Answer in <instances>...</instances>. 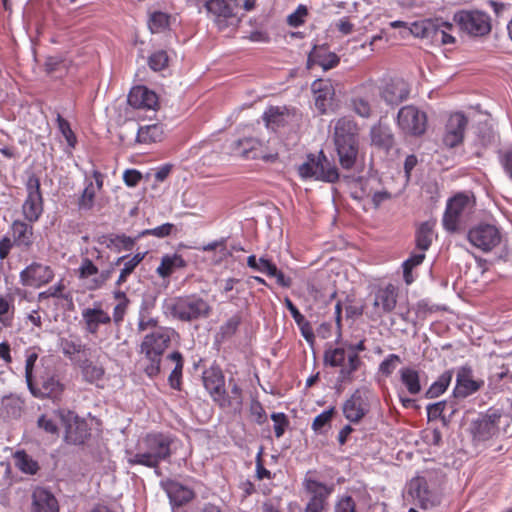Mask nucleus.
<instances>
[{"label":"nucleus","mask_w":512,"mask_h":512,"mask_svg":"<svg viewBox=\"0 0 512 512\" xmlns=\"http://www.w3.org/2000/svg\"><path fill=\"white\" fill-rule=\"evenodd\" d=\"M172 444L173 439L167 434L148 433L138 439L136 452L126 450L127 463L131 466L142 465L157 469L161 462L171 457Z\"/></svg>","instance_id":"obj_1"},{"label":"nucleus","mask_w":512,"mask_h":512,"mask_svg":"<svg viewBox=\"0 0 512 512\" xmlns=\"http://www.w3.org/2000/svg\"><path fill=\"white\" fill-rule=\"evenodd\" d=\"M366 350L365 340L357 344L342 342L339 347H329L325 350L323 361L326 366L339 367L338 381L351 383L354 380V373L363 364L359 353Z\"/></svg>","instance_id":"obj_2"},{"label":"nucleus","mask_w":512,"mask_h":512,"mask_svg":"<svg viewBox=\"0 0 512 512\" xmlns=\"http://www.w3.org/2000/svg\"><path fill=\"white\" fill-rule=\"evenodd\" d=\"M359 128L350 116H343L335 121L333 139L342 168L351 169L359 151Z\"/></svg>","instance_id":"obj_3"},{"label":"nucleus","mask_w":512,"mask_h":512,"mask_svg":"<svg viewBox=\"0 0 512 512\" xmlns=\"http://www.w3.org/2000/svg\"><path fill=\"white\" fill-rule=\"evenodd\" d=\"M392 28H402V37L413 35L418 38L428 39L432 43L452 44L455 38L450 34L453 29L451 23L442 19H423L415 21L408 25L403 21H393L390 23Z\"/></svg>","instance_id":"obj_4"},{"label":"nucleus","mask_w":512,"mask_h":512,"mask_svg":"<svg viewBox=\"0 0 512 512\" xmlns=\"http://www.w3.org/2000/svg\"><path fill=\"white\" fill-rule=\"evenodd\" d=\"M512 418L502 409L490 408L472 421L470 426L473 441L485 443L491 439L509 434Z\"/></svg>","instance_id":"obj_5"},{"label":"nucleus","mask_w":512,"mask_h":512,"mask_svg":"<svg viewBox=\"0 0 512 512\" xmlns=\"http://www.w3.org/2000/svg\"><path fill=\"white\" fill-rule=\"evenodd\" d=\"M166 308L173 318L184 322L206 318L211 312L208 302L197 295L174 298L166 304Z\"/></svg>","instance_id":"obj_6"},{"label":"nucleus","mask_w":512,"mask_h":512,"mask_svg":"<svg viewBox=\"0 0 512 512\" xmlns=\"http://www.w3.org/2000/svg\"><path fill=\"white\" fill-rule=\"evenodd\" d=\"M301 178H312L318 181L333 183L338 180L336 166L320 151L317 155L310 154L307 160L298 167Z\"/></svg>","instance_id":"obj_7"},{"label":"nucleus","mask_w":512,"mask_h":512,"mask_svg":"<svg viewBox=\"0 0 512 512\" xmlns=\"http://www.w3.org/2000/svg\"><path fill=\"white\" fill-rule=\"evenodd\" d=\"M474 201L467 195L457 194L449 199L443 216V226L449 232H455L472 214Z\"/></svg>","instance_id":"obj_8"},{"label":"nucleus","mask_w":512,"mask_h":512,"mask_svg":"<svg viewBox=\"0 0 512 512\" xmlns=\"http://www.w3.org/2000/svg\"><path fill=\"white\" fill-rule=\"evenodd\" d=\"M467 239L475 248L488 253L500 245L502 233L493 224L479 223L469 229Z\"/></svg>","instance_id":"obj_9"},{"label":"nucleus","mask_w":512,"mask_h":512,"mask_svg":"<svg viewBox=\"0 0 512 512\" xmlns=\"http://www.w3.org/2000/svg\"><path fill=\"white\" fill-rule=\"evenodd\" d=\"M397 125L405 135L419 137L427 130V115L414 105H406L398 111Z\"/></svg>","instance_id":"obj_10"},{"label":"nucleus","mask_w":512,"mask_h":512,"mask_svg":"<svg viewBox=\"0 0 512 512\" xmlns=\"http://www.w3.org/2000/svg\"><path fill=\"white\" fill-rule=\"evenodd\" d=\"M379 88L374 83L362 85L350 101L351 110L361 118H370L377 110Z\"/></svg>","instance_id":"obj_11"},{"label":"nucleus","mask_w":512,"mask_h":512,"mask_svg":"<svg viewBox=\"0 0 512 512\" xmlns=\"http://www.w3.org/2000/svg\"><path fill=\"white\" fill-rule=\"evenodd\" d=\"M459 28L471 36H484L491 30L490 17L481 11H460L454 15Z\"/></svg>","instance_id":"obj_12"},{"label":"nucleus","mask_w":512,"mask_h":512,"mask_svg":"<svg viewBox=\"0 0 512 512\" xmlns=\"http://www.w3.org/2000/svg\"><path fill=\"white\" fill-rule=\"evenodd\" d=\"M176 335L175 330L172 328H156L155 331H150L144 336L141 343V352L145 356H162Z\"/></svg>","instance_id":"obj_13"},{"label":"nucleus","mask_w":512,"mask_h":512,"mask_svg":"<svg viewBox=\"0 0 512 512\" xmlns=\"http://www.w3.org/2000/svg\"><path fill=\"white\" fill-rule=\"evenodd\" d=\"M27 198L22 205L25 219L31 223L36 222L43 212V199L40 191L39 179L32 175L26 183Z\"/></svg>","instance_id":"obj_14"},{"label":"nucleus","mask_w":512,"mask_h":512,"mask_svg":"<svg viewBox=\"0 0 512 512\" xmlns=\"http://www.w3.org/2000/svg\"><path fill=\"white\" fill-rule=\"evenodd\" d=\"M205 7L214 16V21L220 30L225 29L229 21L239 22L236 19V11L240 7L238 0H208Z\"/></svg>","instance_id":"obj_15"},{"label":"nucleus","mask_w":512,"mask_h":512,"mask_svg":"<svg viewBox=\"0 0 512 512\" xmlns=\"http://www.w3.org/2000/svg\"><path fill=\"white\" fill-rule=\"evenodd\" d=\"M468 125L467 117L461 112H455L448 116L442 141L448 148H454L460 145L464 140V134Z\"/></svg>","instance_id":"obj_16"},{"label":"nucleus","mask_w":512,"mask_h":512,"mask_svg":"<svg viewBox=\"0 0 512 512\" xmlns=\"http://www.w3.org/2000/svg\"><path fill=\"white\" fill-rule=\"evenodd\" d=\"M54 277L53 270L44 264L33 262L20 272V282L24 286L41 287Z\"/></svg>","instance_id":"obj_17"},{"label":"nucleus","mask_w":512,"mask_h":512,"mask_svg":"<svg viewBox=\"0 0 512 512\" xmlns=\"http://www.w3.org/2000/svg\"><path fill=\"white\" fill-rule=\"evenodd\" d=\"M409 94V84L402 78L390 79L382 88H379V97L391 106L400 104L408 98Z\"/></svg>","instance_id":"obj_18"},{"label":"nucleus","mask_w":512,"mask_h":512,"mask_svg":"<svg viewBox=\"0 0 512 512\" xmlns=\"http://www.w3.org/2000/svg\"><path fill=\"white\" fill-rule=\"evenodd\" d=\"M59 417L65 427V438L73 444H81L87 436L86 424L71 411H61Z\"/></svg>","instance_id":"obj_19"},{"label":"nucleus","mask_w":512,"mask_h":512,"mask_svg":"<svg viewBox=\"0 0 512 512\" xmlns=\"http://www.w3.org/2000/svg\"><path fill=\"white\" fill-rule=\"evenodd\" d=\"M409 492L422 509H431L440 504V496L428 489L424 478H414L409 485Z\"/></svg>","instance_id":"obj_20"},{"label":"nucleus","mask_w":512,"mask_h":512,"mask_svg":"<svg viewBox=\"0 0 512 512\" xmlns=\"http://www.w3.org/2000/svg\"><path fill=\"white\" fill-rule=\"evenodd\" d=\"M304 485L307 492L311 495L306 506V512H322L331 489L310 477L305 478Z\"/></svg>","instance_id":"obj_21"},{"label":"nucleus","mask_w":512,"mask_h":512,"mask_svg":"<svg viewBox=\"0 0 512 512\" xmlns=\"http://www.w3.org/2000/svg\"><path fill=\"white\" fill-rule=\"evenodd\" d=\"M234 152L247 159H263L272 162L277 158V154L265 153L262 143L255 138L239 139L235 143Z\"/></svg>","instance_id":"obj_22"},{"label":"nucleus","mask_w":512,"mask_h":512,"mask_svg":"<svg viewBox=\"0 0 512 512\" xmlns=\"http://www.w3.org/2000/svg\"><path fill=\"white\" fill-rule=\"evenodd\" d=\"M397 291L394 285L388 284L376 290L373 299V314L381 317L383 314L390 313L396 307Z\"/></svg>","instance_id":"obj_23"},{"label":"nucleus","mask_w":512,"mask_h":512,"mask_svg":"<svg viewBox=\"0 0 512 512\" xmlns=\"http://www.w3.org/2000/svg\"><path fill=\"white\" fill-rule=\"evenodd\" d=\"M81 316L85 330L90 334H96L100 325L110 324L112 320L109 313L102 309L100 302H95L92 307L83 309Z\"/></svg>","instance_id":"obj_24"},{"label":"nucleus","mask_w":512,"mask_h":512,"mask_svg":"<svg viewBox=\"0 0 512 512\" xmlns=\"http://www.w3.org/2000/svg\"><path fill=\"white\" fill-rule=\"evenodd\" d=\"M484 382L473 378L472 370L469 367H461L457 372L456 387L454 395L456 397L465 398L477 392Z\"/></svg>","instance_id":"obj_25"},{"label":"nucleus","mask_w":512,"mask_h":512,"mask_svg":"<svg viewBox=\"0 0 512 512\" xmlns=\"http://www.w3.org/2000/svg\"><path fill=\"white\" fill-rule=\"evenodd\" d=\"M297 117L294 109H289L285 106H276L268 108L263 115L266 126L269 129L277 130L293 122Z\"/></svg>","instance_id":"obj_26"},{"label":"nucleus","mask_w":512,"mask_h":512,"mask_svg":"<svg viewBox=\"0 0 512 512\" xmlns=\"http://www.w3.org/2000/svg\"><path fill=\"white\" fill-rule=\"evenodd\" d=\"M342 411L345 418L352 423H358L366 415L368 405L359 390L343 403Z\"/></svg>","instance_id":"obj_27"},{"label":"nucleus","mask_w":512,"mask_h":512,"mask_svg":"<svg viewBox=\"0 0 512 512\" xmlns=\"http://www.w3.org/2000/svg\"><path fill=\"white\" fill-rule=\"evenodd\" d=\"M340 58L334 52L329 51L326 45L314 46L308 55V67L312 64L319 65L323 70L327 71L339 64Z\"/></svg>","instance_id":"obj_28"},{"label":"nucleus","mask_w":512,"mask_h":512,"mask_svg":"<svg viewBox=\"0 0 512 512\" xmlns=\"http://www.w3.org/2000/svg\"><path fill=\"white\" fill-rule=\"evenodd\" d=\"M128 103L137 109H154L158 104V97L145 86H136L128 95Z\"/></svg>","instance_id":"obj_29"},{"label":"nucleus","mask_w":512,"mask_h":512,"mask_svg":"<svg viewBox=\"0 0 512 512\" xmlns=\"http://www.w3.org/2000/svg\"><path fill=\"white\" fill-rule=\"evenodd\" d=\"M32 512H59V504L53 493L37 487L32 494Z\"/></svg>","instance_id":"obj_30"},{"label":"nucleus","mask_w":512,"mask_h":512,"mask_svg":"<svg viewBox=\"0 0 512 512\" xmlns=\"http://www.w3.org/2000/svg\"><path fill=\"white\" fill-rule=\"evenodd\" d=\"M78 365L85 382L96 385L97 387L102 386L101 382L104 379L105 369L101 363L91 359H84L79 361Z\"/></svg>","instance_id":"obj_31"},{"label":"nucleus","mask_w":512,"mask_h":512,"mask_svg":"<svg viewBox=\"0 0 512 512\" xmlns=\"http://www.w3.org/2000/svg\"><path fill=\"white\" fill-rule=\"evenodd\" d=\"M28 388L35 397L57 398L63 391V384L55 376H50L43 379L40 387L32 380Z\"/></svg>","instance_id":"obj_32"},{"label":"nucleus","mask_w":512,"mask_h":512,"mask_svg":"<svg viewBox=\"0 0 512 512\" xmlns=\"http://www.w3.org/2000/svg\"><path fill=\"white\" fill-rule=\"evenodd\" d=\"M203 383L205 389L215 401H221L224 399V377L220 371H205L203 374Z\"/></svg>","instance_id":"obj_33"},{"label":"nucleus","mask_w":512,"mask_h":512,"mask_svg":"<svg viewBox=\"0 0 512 512\" xmlns=\"http://www.w3.org/2000/svg\"><path fill=\"white\" fill-rule=\"evenodd\" d=\"M12 236L18 247L28 248L33 243V227L23 221L16 220L12 223Z\"/></svg>","instance_id":"obj_34"},{"label":"nucleus","mask_w":512,"mask_h":512,"mask_svg":"<svg viewBox=\"0 0 512 512\" xmlns=\"http://www.w3.org/2000/svg\"><path fill=\"white\" fill-rule=\"evenodd\" d=\"M164 137V129L161 124L155 123L140 126L137 130L136 142L139 144H151L159 142Z\"/></svg>","instance_id":"obj_35"},{"label":"nucleus","mask_w":512,"mask_h":512,"mask_svg":"<svg viewBox=\"0 0 512 512\" xmlns=\"http://www.w3.org/2000/svg\"><path fill=\"white\" fill-rule=\"evenodd\" d=\"M148 16V28L152 33L164 32L176 21V17L158 10H149Z\"/></svg>","instance_id":"obj_36"},{"label":"nucleus","mask_w":512,"mask_h":512,"mask_svg":"<svg viewBox=\"0 0 512 512\" xmlns=\"http://www.w3.org/2000/svg\"><path fill=\"white\" fill-rule=\"evenodd\" d=\"M399 376L401 383L409 394L417 395L421 392L422 386L419 371L412 367H402L399 370Z\"/></svg>","instance_id":"obj_37"},{"label":"nucleus","mask_w":512,"mask_h":512,"mask_svg":"<svg viewBox=\"0 0 512 512\" xmlns=\"http://www.w3.org/2000/svg\"><path fill=\"white\" fill-rule=\"evenodd\" d=\"M186 266L185 260L179 254H166L161 258L160 265L157 267L156 272L162 278L169 277L176 269L184 268Z\"/></svg>","instance_id":"obj_38"},{"label":"nucleus","mask_w":512,"mask_h":512,"mask_svg":"<svg viewBox=\"0 0 512 512\" xmlns=\"http://www.w3.org/2000/svg\"><path fill=\"white\" fill-rule=\"evenodd\" d=\"M144 257L145 253H137L127 260L126 256H121L116 260V265H119L122 262L124 263V266L121 269L120 275L116 281L117 286H121L127 281V278L133 273L135 268L142 262Z\"/></svg>","instance_id":"obj_39"},{"label":"nucleus","mask_w":512,"mask_h":512,"mask_svg":"<svg viewBox=\"0 0 512 512\" xmlns=\"http://www.w3.org/2000/svg\"><path fill=\"white\" fill-rule=\"evenodd\" d=\"M166 491L171 502L176 505H182L193 498V492L178 482L167 483Z\"/></svg>","instance_id":"obj_40"},{"label":"nucleus","mask_w":512,"mask_h":512,"mask_svg":"<svg viewBox=\"0 0 512 512\" xmlns=\"http://www.w3.org/2000/svg\"><path fill=\"white\" fill-rule=\"evenodd\" d=\"M167 359L175 363V366L168 377L169 385L172 389L180 390L184 365L182 354L178 351H174L168 355Z\"/></svg>","instance_id":"obj_41"},{"label":"nucleus","mask_w":512,"mask_h":512,"mask_svg":"<svg viewBox=\"0 0 512 512\" xmlns=\"http://www.w3.org/2000/svg\"><path fill=\"white\" fill-rule=\"evenodd\" d=\"M371 142L373 145L381 148H389L393 143V136L389 128L375 125L370 131Z\"/></svg>","instance_id":"obj_42"},{"label":"nucleus","mask_w":512,"mask_h":512,"mask_svg":"<svg viewBox=\"0 0 512 512\" xmlns=\"http://www.w3.org/2000/svg\"><path fill=\"white\" fill-rule=\"evenodd\" d=\"M433 226L431 222L422 223L416 232V247L425 252L430 247L433 240Z\"/></svg>","instance_id":"obj_43"},{"label":"nucleus","mask_w":512,"mask_h":512,"mask_svg":"<svg viewBox=\"0 0 512 512\" xmlns=\"http://www.w3.org/2000/svg\"><path fill=\"white\" fill-rule=\"evenodd\" d=\"M453 377L452 371L448 370L442 373L438 379L431 384L426 392L427 398H436L442 395L448 388Z\"/></svg>","instance_id":"obj_44"},{"label":"nucleus","mask_w":512,"mask_h":512,"mask_svg":"<svg viewBox=\"0 0 512 512\" xmlns=\"http://www.w3.org/2000/svg\"><path fill=\"white\" fill-rule=\"evenodd\" d=\"M86 185L78 199V208L80 210L89 211L94 206L96 189L93 181L86 179Z\"/></svg>","instance_id":"obj_45"},{"label":"nucleus","mask_w":512,"mask_h":512,"mask_svg":"<svg viewBox=\"0 0 512 512\" xmlns=\"http://www.w3.org/2000/svg\"><path fill=\"white\" fill-rule=\"evenodd\" d=\"M57 125L58 129L61 132L62 136L65 138L68 148L71 151L75 148L77 144V138L74 132L72 131L69 122L64 119L60 114H57Z\"/></svg>","instance_id":"obj_46"},{"label":"nucleus","mask_w":512,"mask_h":512,"mask_svg":"<svg viewBox=\"0 0 512 512\" xmlns=\"http://www.w3.org/2000/svg\"><path fill=\"white\" fill-rule=\"evenodd\" d=\"M14 460L16 466L25 473L34 474L38 469L37 463L23 451L16 452Z\"/></svg>","instance_id":"obj_47"},{"label":"nucleus","mask_w":512,"mask_h":512,"mask_svg":"<svg viewBox=\"0 0 512 512\" xmlns=\"http://www.w3.org/2000/svg\"><path fill=\"white\" fill-rule=\"evenodd\" d=\"M247 265L251 269L261 272V273H264L266 275L269 272L273 273V271H274V269H273L274 263L265 257L257 258L255 255H250L247 258Z\"/></svg>","instance_id":"obj_48"},{"label":"nucleus","mask_w":512,"mask_h":512,"mask_svg":"<svg viewBox=\"0 0 512 512\" xmlns=\"http://www.w3.org/2000/svg\"><path fill=\"white\" fill-rule=\"evenodd\" d=\"M98 267L93 263V261L88 257H83L80 263V266L77 269V275L80 279H87L89 281L93 277H97Z\"/></svg>","instance_id":"obj_49"},{"label":"nucleus","mask_w":512,"mask_h":512,"mask_svg":"<svg viewBox=\"0 0 512 512\" xmlns=\"http://www.w3.org/2000/svg\"><path fill=\"white\" fill-rule=\"evenodd\" d=\"M401 358L397 354H389L378 367V371L385 377H389L401 363Z\"/></svg>","instance_id":"obj_50"},{"label":"nucleus","mask_w":512,"mask_h":512,"mask_svg":"<svg viewBox=\"0 0 512 512\" xmlns=\"http://www.w3.org/2000/svg\"><path fill=\"white\" fill-rule=\"evenodd\" d=\"M14 314V306L11 301L3 296H0V322L4 326L12 324Z\"/></svg>","instance_id":"obj_51"},{"label":"nucleus","mask_w":512,"mask_h":512,"mask_svg":"<svg viewBox=\"0 0 512 512\" xmlns=\"http://www.w3.org/2000/svg\"><path fill=\"white\" fill-rule=\"evenodd\" d=\"M67 62L60 56H49L45 61V70L47 73H62L67 70Z\"/></svg>","instance_id":"obj_52"},{"label":"nucleus","mask_w":512,"mask_h":512,"mask_svg":"<svg viewBox=\"0 0 512 512\" xmlns=\"http://www.w3.org/2000/svg\"><path fill=\"white\" fill-rule=\"evenodd\" d=\"M168 55L164 50H159L151 54L148 60L149 67L154 71H161L168 65Z\"/></svg>","instance_id":"obj_53"},{"label":"nucleus","mask_w":512,"mask_h":512,"mask_svg":"<svg viewBox=\"0 0 512 512\" xmlns=\"http://www.w3.org/2000/svg\"><path fill=\"white\" fill-rule=\"evenodd\" d=\"M113 273V267L104 269L99 271L97 277H93L90 279L89 284L87 285L89 290H97L102 288L106 282L111 278Z\"/></svg>","instance_id":"obj_54"},{"label":"nucleus","mask_w":512,"mask_h":512,"mask_svg":"<svg viewBox=\"0 0 512 512\" xmlns=\"http://www.w3.org/2000/svg\"><path fill=\"white\" fill-rule=\"evenodd\" d=\"M174 229V224L172 223H164L158 227H155V228H152V229H146V230H143L140 234H139V237H142V236H147V235H152V236H155L157 238H164V237H167L169 236L172 231Z\"/></svg>","instance_id":"obj_55"},{"label":"nucleus","mask_w":512,"mask_h":512,"mask_svg":"<svg viewBox=\"0 0 512 512\" xmlns=\"http://www.w3.org/2000/svg\"><path fill=\"white\" fill-rule=\"evenodd\" d=\"M334 413L335 408L331 407L317 415L313 420L312 429L316 432H320L324 426L330 423Z\"/></svg>","instance_id":"obj_56"},{"label":"nucleus","mask_w":512,"mask_h":512,"mask_svg":"<svg viewBox=\"0 0 512 512\" xmlns=\"http://www.w3.org/2000/svg\"><path fill=\"white\" fill-rule=\"evenodd\" d=\"M64 289L65 286L63 282L60 281L56 285L49 287L47 290L40 292L38 297L40 300L47 299L50 297L67 299L68 296L64 294Z\"/></svg>","instance_id":"obj_57"},{"label":"nucleus","mask_w":512,"mask_h":512,"mask_svg":"<svg viewBox=\"0 0 512 512\" xmlns=\"http://www.w3.org/2000/svg\"><path fill=\"white\" fill-rule=\"evenodd\" d=\"M306 16H307L306 6L299 5L293 13L288 15L287 23L292 27H298L304 23Z\"/></svg>","instance_id":"obj_58"},{"label":"nucleus","mask_w":512,"mask_h":512,"mask_svg":"<svg viewBox=\"0 0 512 512\" xmlns=\"http://www.w3.org/2000/svg\"><path fill=\"white\" fill-rule=\"evenodd\" d=\"M156 328H165L164 326L158 325V320L153 317H149L146 315H140L138 321V330L140 332H150L155 331Z\"/></svg>","instance_id":"obj_59"},{"label":"nucleus","mask_w":512,"mask_h":512,"mask_svg":"<svg viewBox=\"0 0 512 512\" xmlns=\"http://www.w3.org/2000/svg\"><path fill=\"white\" fill-rule=\"evenodd\" d=\"M63 353L72 357L85 351V346L80 341L64 340L62 343Z\"/></svg>","instance_id":"obj_60"},{"label":"nucleus","mask_w":512,"mask_h":512,"mask_svg":"<svg viewBox=\"0 0 512 512\" xmlns=\"http://www.w3.org/2000/svg\"><path fill=\"white\" fill-rule=\"evenodd\" d=\"M271 418L274 422V432L277 438L283 436L285 429L288 425L286 416L283 413H273Z\"/></svg>","instance_id":"obj_61"},{"label":"nucleus","mask_w":512,"mask_h":512,"mask_svg":"<svg viewBox=\"0 0 512 512\" xmlns=\"http://www.w3.org/2000/svg\"><path fill=\"white\" fill-rule=\"evenodd\" d=\"M334 512H357L355 501L350 496L340 498Z\"/></svg>","instance_id":"obj_62"},{"label":"nucleus","mask_w":512,"mask_h":512,"mask_svg":"<svg viewBox=\"0 0 512 512\" xmlns=\"http://www.w3.org/2000/svg\"><path fill=\"white\" fill-rule=\"evenodd\" d=\"M239 324L240 318L238 316H232L220 327V332L224 337H229L236 332Z\"/></svg>","instance_id":"obj_63"},{"label":"nucleus","mask_w":512,"mask_h":512,"mask_svg":"<svg viewBox=\"0 0 512 512\" xmlns=\"http://www.w3.org/2000/svg\"><path fill=\"white\" fill-rule=\"evenodd\" d=\"M142 179V174L136 169H127L123 173V181L128 187H135Z\"/></svg>","instance_id":"obj_64"}]
</instances>
